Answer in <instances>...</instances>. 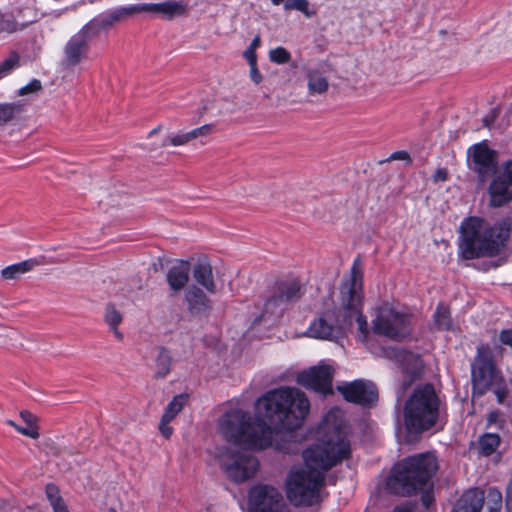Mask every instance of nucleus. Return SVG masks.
<instances>
[{
  "instance_id": "37",
  "label": "nucleus",
  "mask_w": 512,
  "mask_h": 512,
  "mask_svg": "<svg viewBox=\"0 0 512 512\" xmlns=\"http://www.w3.org/2000/svg\"><path fill=\"white\" fill-rule=\"evenodd\" d=\"M19 111V107L16 104L4 103L0 104V125H3L11 121L15 114Z\"/></svg>"
},
{
  "instance_id": "20",
  "label": "nucleus",
  "mask_w": 512,
  "mask_h": 512,
  "mask_svg": "<svg viewBox=\"0 0 512 512\" xmlns=\"http://www.w3.org/2000/svg\"><path fill=\"white\" fill-rule=\"evenodd\" d=\"M484 500V491L468 489L456 500L451 512H481Z\"/></svg>"
},
{
  "instance_id": "60",
  "label": "nucleus",
  "mask_w": 512,
  "mask_h": 512,
  "mask_svg": "<svg viewBox=\"0 0 512 512\" xmlns=\"http://www.w3.org/2000/svg\"><path fill=\"white\" fill-rule=\"evenodd\" d=\"M107 512H117V511L114 508H110Z\"/></svg>"
},
{
  "instance_id": "61",
  "label": "nucleus",
  "mask_w": 512,
  "mask_h": 512,
  "mask_svg": "<svg viewBox=\"0 0 512 512\" xmlns=\"http://www.w3.org/2000/svg\"><path fill=\"white\" fill-rule=\"evenodd\" d=\"M484 122H485V125H486V126H488V125H489V124H488V121H487V119H486V118L484 119Z\"/></svg>"
},
{
  "instance_id": "17",
  "label": "nucleus",
  "mask_w": 512,
  "mask_h": 512,
  "mask_svg": "<svg viewBox=\"0 0 512 512\" xmlns=\"http://www.w3.org/2000/svg\"><path fill=\"white\" fill-rule=\"evenodd\" d=\"M134 14L142 12L157 13L164 19L171 20L176 16L186 14V4L183 2L166 1L161 3H139L131 5Z\"/></svg>"
},
{
  "instance_id": "6",
  "label": "nucleus",
  "mask_w": 512,
  "mask_h": 512,
  "mask_svg": "<svg viewBox=\"0 0 512 512\" xmlns=\"http://www.w3.org/2000/svg\"><path fill=\"white\" fill-rule=\"evenodd\" d=\"M372 332L392 341H403L413 332V315L400 311L389 303H382L375 309Z\"/></svg>"
},
{
  "instance_id": "59",
  "label": "nucleus",
  "mask_w": 512,
  "mask_h": 512,
  "mask_svg": "<svg viewBox=\"0 0 512 512\" xmlns=\"http://www.w3.org/2000/svg\"><path fill=\"white\" fill-rule=\"evenodd\" d=\"M271 2L273 5H280L282 2H284V0H271Z\"/></svg>"
},
{
  "instance_id": "7",
  "label": "nucleus",
  "mask_w": 512,
  "mask_h": 512,
  "mask_svg": "<svg viewBox=\"0 0 512 512\" xmlns=\"http://www.w3.org/2000/svg\"><path fill=\"white\" fill-rule=\"evenodd\" d=\"M502 377V372L496 366L494 353L490 345L488 343L480 344L471 364L473 396H484L492 389L495 382Z\"/></svg>"
},
{
  "instance_id": "46",
  "label": "nucleus",
  "mask_w": 512,
  "mask_h": 512,
  "mask_svg": "<svg viewBox=\"0 0 512 512\" xmlns=\"http://www.w3.org/2000/svg\"><path fill=\"white\" fill-rule=\"evenodd\" d=\"M212 131V126L209 124L203 125L201 127H197L191 130V136L193 140L199 137L207 136Z\"/></svg>"
},
{
  "instance_id": "12",
  "label": "nucleus",
  "mask_w": 512,
  "mask_h": 512,
  "mask_svg": "<svg viewBox=\"0 0 512 512\" xmlns=\"http://www.w3.org/2000/svg\"><path fill=\"white\" fill-rule=\"evenodd\" d=\"M249 512H286L282 494L272 485L256 484L248 492Z\"/></svg>"
},
{
  "instance_id": "36",
  "label": "nucleus",
  "mask_w": 512,
  "mask_h": 512,
  "mask_svg": "<svg viewBox=\"0 0 512 512\" xmlns=\"http://www.w3.org/2000/svg\"><path fill=\"white\" fill-rule=\"evenodd\" d=\"M7 424L12 426L20 434L27 436L31 439H38L40 436L39 427L33 425H26L25 427L18 425L13 420H8Z\"/></svg>"
},
{
  "instance_id": "22",
  "label": "nucleus",
  "mask_w": 512,
  "mask_h": 512,
  "mask_svg": "<svg viewBox=\"0 0 512 512\" xmlns=\"http://www.w3.org/2000/svg\"><path fill=\"white\" fill-rule=\"evenodd\" d=\"M89 43L77 33L70 38L65 46V58L68 64L77 65L80 63L83 55L88 51Z\"/></svg>"
},
{
  "instance_id": "30",
  "label": "nucleus",
  "mask_w": 512,
  "mask_h": 512,
  "mask_svg": "<svg viewBox=\"0 0 512 512\" xmlns=\"http://www.w3.org/2000/svg\"><path fill=\"white\" fill-rule=\"evenodd\" d=\"M18 67H20V55L16 51H11L8 58L0 62V79L10 75Z\"/></svg>"
},
{
  "instance_id": "53",
  "label": "nucleus",
  "mask_w": 512,
  "mask_h": 512,
  "mask_svg": "<svg viewBox=\"0 0 512 512\" xmlns=\"http://www.w3.org/2000/svg\"><path fill=\"white\" fill-rule=\"evenodd\" d=\"M506 505L512 508V479L509 481L506 489Z\"/></svg>"
},
{
  "instance_id": "50",
  "label": "nucleus",
  "mask_w": 512,
  "mask_h": 512,
  "mask_svg": "<svg viewBox=\"0 0 512 512\" xmlns=\"http://www.w3.org/2000/svg\"><path fill=\"white\" fill-rule=\"evenodd\" d=\"M500 411L499 410H492L487 415V427H490L494 424H496L500 420Z\"/></svg>"
},
{
  "instance_id": "28",
  "label": "nucleus",
  "mask_w": 512,
  "mask_h": 512,
  "mask_svg": "<svg viewBox=\"0 0 512 512\" xmlns=\"http://www.w3.org/2000/svg\"><path fill=\"white\" fill-rule=\"evenodd\" d=\"M188 399L187 394H178L165 407L162 418L166 421H172L181 412Z\"/></svg>"
},
{
  "instance_id": "26",
  "label": "nucleus",
  "mask_w": 512,
  "mask_h": 512,
  "mask_svg": "<svg viewBox=\"0 0 512 512\" xmlns=\"http://www.w3.org/2000/svg\"><path fill=\"white\" fill-rule=\"evenodd\" d=\"M500 442L501 439L497 433H484L478 440L479 453L485 457L492 455L499 447Z\"/></svg>"
},
{
  "instance_id": "49",
  "label": "nucleus",
  "mask_w": 512,
  "mask_h": 512,
  "mask_svg": "<svg viewBox=\"0 0 512 512\" xmlns=\"http://www.w3.org/2000/svg\"><path fill=\"white\" fill-rule=\"evenodd\" d=\"M499 340L503 345L512 348V328L501 330L499 334Z\"/></svg>"
},
{
  "instance_id": "11",
  "label": "nucleus",
  "mask_w": 512,
  "mask_h": 512,
  "mask_svg": "<svg viewBox=\"0 0 512 512\" xmlns=\"http://www.w3.org/2000/svg\"><path fill=\"white\" fill-rule=\"evenodd\" d=\"M489 180V207L501 208L512 202V160L504 161Z\"/></svg>"
},
{
  "instance_id": "5",
  "label": "nucleus",
  "mask_w": 512,
  "mask_h": 512,
  "mask_svg": "<svg viewBox=\"0 0 512 512\" xmlns=\"http://www.w3.org/2000/svg\"><path fill=\"white\" fill-rule=\"evenodd\" d=\"M439 408L440 399L433 384L417 386L403 407L407 434L419 436L434 427L439 419Z\"/></svg>"
},
{
  "instance_id": "54",
  "label": "nucleus",
  "mask_w": 512,
  "mask_h": 512,
  "mask_svg": "<svg viewBox=\"0 0 512 512\" xmlns=\"http://www.w3.org/2000/svg\"><path fill=\"white\" fill-rule=\"evenodd\" d=\"M447 177H448V172L444 168L438 169L434 176L435 180H441V181H446Z\"/></svg>"
},
{
  "instance_id": "10",
  "label": "nucleus",
  "mask_w": 512,
  "mask_h": 512,
  "mask_svg": "<svg viewBox=\"0 0 512 512\" xmlns=\"http://www.w3.org/2000/svg\"><path fill=\"white\" fill-rule=\"evenodd\" d=\"M466 163L479 184L486 183L501 165L498 151L491 148L487 140L474 143L467 148Z\"/></svg>"
},
{
  "instance_id": "44",
  "label": "nucleus",
  "mask_w": 512,
  "mask_h": 512,
  "mask_svg": "<svg viewBox=\"0 0 512 512\" xmlns=\"http://www.w3.org/2000/svg\"><path fill=\"white\" fill-rule=\"evenodd\" d=\"M394 160H403L408 161L409 163L412 162L410 154L405 150L393 152L386 160H384V162H390ZM381 163H383V161H381Z\"/></svg>"
},
{
  "instance_id": "23",
  "label": "nucleus",
  "mask_w": 512,
  "mask_h": 512,
  "mask_svg": "<svg viewBox=\"0 0 512 512\" xmlns=\"http://www.w3.org/2000/svg\"><path fill=\"white\" fill-rule=\"evenodd\" d=\"M133 15L130 6L118 7L113 10L104 12L96 17V22L101 26L102 30L111 28L115 23Z\"/></svg>"
},
{
  "instance_id": "25",
  "label": "nucleus",
  "mask_w": 512,
  "mask_h": 512,
  "mask_svg": "<svg viewBox=\"0 0 512 512\" xmlns=\"http://www.w3.org/2000/svg\"><path fill=\"white\" fill-rule=\"evenodd\" d=\"M39 262L36 259H27L19 263L9 265L1 270V277L5 280L17 279L20 275L31 271Z\"/></svg>"
},
{
  "instance_id": "33",
  "label": "nucleus",
  "mask_w": 512,
  "mask_h": 512,
  "mask_svg": "<svg viewBox=\"0 0 512 512\" xmlns=\"http://www.w3.org/2000/svg\"><path fill=\"white\" fill-rule=\"evenodd\" d=\"M102 30L101 26L96 22V19H91L88 23H86L78 32V35H81L82 38L85 39L86 42H90L94 37H96L100 31Z\"/></svg>"
},
{
  "instance_id": "4",
  "label": "nucleus",
  "mask_w": 512,
  "mask_h": 512,
  "mask_svg": "<svg viewBox=\"0 0 512 512\" xmlns=\"http://www.w3.org/2000/svg\"><path fill=\"white\" fill-rule=\"evenodd\" d=\"M438 470V461L432 453H419L395 463L387 478L390 493L398 496H413L423 490Z\"/></svg>"
},
{
  "instance_id": "21",
  "label": "nucleus",
  "mask_w": 512,
  "mask_h": 512,
  "mask_svg": "<svg viewBox=\"0 0 512 512\" xmlns=\"http://www.w3.org/2000/svg\"><path fill=\"white\" fill-rule=\"evenodd\" d=\"M193 277L195 281L206 289L207 292L214 294L216 284L212 272V266L206 259H199L193 267Z\"/></svg>"
},
{
  "instance_id": "18",
  "label": "nucleus",
  "mask_w": 512,
  "mask_h": 512,
  "mask_svg": "<svg viewBox=\"0 0 512 512\" xmlns=\"http://www.w3.org/2000/svg\"><path fill=\"white\" fill-rule=\"evenodd\" d=\"M184 299L187 304V311L192 316L207 317L213 309L212 300L196 285L187 287Z\"/></svg>"
},
{
  "instance_id": "57",
  "label": "nucleus",
  "mask_w": 512,
  "mask_h": 512,
  "mask_svg": "<svg viewBox=\"0 0 512 512\" xmlns=\"http://www.w3.org/2000/svg\"><path fill=\"white\" fill-rule=\"evenodd\" d=\"M53 512H70V511L67 507V504H65L64 506H61V507L57 508L56 510H53Z\"/></svg>"
},
{
  "instance_id": "42",
  "label": "nucleus",
  "mask_w": 512,
  "mask_h": 512,
  "mask_svg": "<svg viewBox=\"0 0 512 512\" xmlns=\"http://www.w3.org/2000/svg\"><path fill=\"white\" fill-rule=\"evenodd\" d=\"M421 492V503L426 508L429 509L430 506L434 503V493H433V482H429V484L423 489Z\"/></svg>"
},
{
  "instance_id": "35",
  "label": "nucleus",
  "mask_w": 512,
  "mask_h": 512,
  "mask_svg": "<svg viewBox=\"0 0 512 512\" xmlns=\"http://www.w3.org/2000/svg\"><path fill=\"white\" fill-rule=\"evenodd\" d=\"M269 59L275 64H286L291 60V53L286 48L279 46L269 51Z\"/></svg>"
},
{
  "instance_id": "58",
  "label": "nucleus",
  "mask_w": 512,
  "mask_h": 512,
  "mask_svg": "<svg viewBox=\"0 0 512 512\" xmlns=\"http://www.w3.org/2000/svg\"><path fill=\"white\" fill-rule=\"evenodd\" d=\"M160 129H161V126H158V127L154 128V129H152L150 131V133H149V136L158 133L160 131Z\"/></svg>"
},
{
  "instance_id": "27",
  "label": "nucleus",
  "mask_w": 512,
  "mask_h": 512,
  "mask_svg": "<svg viewBox=\"0 0 512 512\" xmlns=\"http://www.w3.org/2000/svg\"><path fill=\"white\" fill-rule=\"evenodd\" d=\"M172 358L170 352L165 347H160L159 352L155 361V378L162 379L165 378L171 369Z\"/></svg>"
},
{
  "instance_id": "40",
  "label": "nucleus",
  "mask_w": 512,
  "mask_h": 512,
  "mask_svg": "<svg viewBox=\"0 0 512 512\" xmlns=\"http://www.w3.org/2000/svg\"><path fill=\"white\" fill-rule=\"evenodd\" d=\"M502 507V495L498 491H490L487 503V512H500Z\"/></svg>"
},
{
  "instance_id": "56",
  "label": "nucleus",
  "mask_w": 512,
  "mask_h": 512,
  "mask_svg": "<svg viewBox=\"0 0 512 512\" xmlns=\"http://www.w3.org/2000/svg\"><path fill=\"white\" fill-rule=\"evenodd\" d=\"M110 329L114 333L115 337L118 340H122L123 339V334L119 331L118 326H115V328H110Z\"/></svg>"
},
{
  "instance_id": "3",
  "label": "nucleus",
  "mask_w": 512,
  "mask_h": 512,
  "mask_svg": "<svg viewBox=\"0 0 512 512\" xmlns=\"http://www.w3.org/2000/svg\"><path fill=\"white\" fill-rule=\"evenodd\" d=\"M512 233V219L509 216L491 221L482 216L465 217L459 228L458 256L463 260L496 258L484 271L498 268L506 262L500 257L508 247Z\"/></svg>"
},
{
  "instance_id": "51",
  "label": "nucleus",
  "mask_w": 512,
  "mask_h": 512,
  "mask_svg": "<svg viewBox=\"0 0 512 512\" xmlns=\"http://www.w3.org/2000/svg\"><path fill=\"white\" fill-rule=\"evenodd\" d=\"M243 56L247 60L248 64L257 63V54L255 50L247 47L243 53Z\"/></svg>"
},
{
  "instance_id": "9",
  "label": "nucleus",
  "mask_w": 512,
  "mask_h": 512,
  "mask_svg": "<svg viewBox=\"0 0 512 512\" xmlns=\"http://www.w3.org/2000/svg\"><path fill=\"white\" fill-rule=\"evenodd\" d=\"M218 464L225 476L236 484L253 478L260 467L256 456L232 449H225L218 455Z\"/></svg>"
},
{
  "instance_id": "52",
  "label": "nucleus",
  "mask_w": 512,
  "mask_h": 512,
  "mask_svg": "<svg viewBox=\"0 0 512 512\" xmlns=\"http://www.w3.org/2000/svg\"><path fill=\"white\" fill-rule=\"evenodd\" d=\"M391 512H414V507L410 502L396 505Z\"/></svg>"
},
{
  "instance_id": "43",
  "label": "nucleus",
  "mask_w": 512,
  "mask_h": 512,
  "mask_svg": "<svg viewBox=\"0 0 512 512\" xmlns=\"http://www.w3.org/2000/svg\"><path fill=\"white\" fill-rule=\"evenodd\" d=\"M42 90V83L38 79H32L28 84L19 89V95L24 96Z\"/></svg>"
},
{
  "instance_id": "29",
  "label": "nucleus",
  "mask_w": 512,
  "mask_h": 512,
  "mask_svg": "<svg viewBox=\"0 0 512 512\" xmlns=\"http://www.w3.org/2000/svg\"><path fill=\"white\" fill-rule=\"evenodd\" d=\"M434 324L439 331H449L452 328L451 313L448 307L439 304L433 315Z\"/></svg>"
},
{
  "instance_id": "1",
  "label": "nucleus",
  "mask_w": 512,
  "mask_h": 512,
  "mask_svg": "<svg viewBox=\"0 0 512 512\" xmlns=\"http://www.w3.org/2000/svg\"><path fill=\"white\" fill-rule=\"evenodd\" d=\"M263 419H252L241 409L230 410L219 420V429L230 443L245 450H264L272 445L273 428L294 431L300 428L310 410L305 393L295 387H280L257 400Z\"/></svg>"
},
{
  "instance_id": "24",
  "label": "nucleus",
  "mask_w": 512,
  "mask_h": 512,
  "mask_svg": "<svg viewBox=\"0 0 512 512\" xmlns=\"http://www.w3.org/2000/svg\"><path fill=\"white\" fill-rule=\"evenodd\" d=\"M307 88L310 95L326 93L329 82L322 71L317 68H309L306 71Z\"/></svg>"
},
{
  "instance_id": "19",
  "label": "nucleus",
  "mask_w": 512,
  "mask_h": 512,
  "mask_svg": "<svg viewBox=\"0 0 512 512\" xmlns=\"http://www.w3.org/2000/svg\"><path fill=\"white\" fill-rule=\"evenodd\" d=\"M190 271L191 266L188 261L180 260L172 265L166 274L169 289L174 293L182 291L189 282Z\"/></svg>"
},
{
  "instance_id": "48",
  "label": "nucleus",
  "mask_w": 512,
  "mask_h": 512,
  "mask_svg": "<svg viewBox=\"0 0 512 512\" xmlns=\"http://www.w3.org/2000/svg\"><path fill=\"white\" fill-rule=\"evenodd\" d=\"M20 418L23 420V422L26 425L38 426L37 425V422H38L37 416L34 415L32 412H30L28 410L21 411L20 412Z\"/></svg>"
},
{
  "instance_id": "45",
  "label": "nucleus",
  "mask_w": 512,
  "mask_h": 512,
  "mask_svg": "<svg viewBox=\"0 0 512 512\" xmlns=\"http://www.w3.org/2000/svg\"><path fill=\"white\" fill-rule=\"evenodd\" d=\"M170 422L171 421H166L165 418H162V417L160 419L158 428H159L160 433L162 434V436L165 439H170V437L173 434V428L171 426H169Z\"/></svg>"
},
{
  "instance_id": "31",
  "label": "nucleus",
  "mask_w": 512,
  "mask_h": 512,
  "mask_svg": "<svg viewBox=\"0 0 512 512\" xmlns=\"http://www.w3.org/2000/svg\"><path fill=\"white\" fill-rule=\"evenodd\" d=\"M45 494L52 510H56L57 508L66 504L60 494L58 486L54 483H48L45 486Z\"/></svg>"
},
{
  "instance_id": "16",
  "label": "nucleus",
  "mask_w": 512,
  "mask_h": 512,
  "mask_svg": "<svg viewBox=\"0 0 512 512\" xmlns=\"http://www.w3.org/2000/svg\"><path fill=\"white\" fill-rule=\"evenodd\" d=\"M306 334L311 338L332 341L342 334V327L335 318V312L327 311L311 321Z\"/></svg>"
},
{
  "instance_id": "55",
  "label": "nucleus",
  "mask_w": 512,
  "mask_h": 512,
  "mask_svg": "<svg viewBox=\"0 0 512 512\" xmlns=\"http://www.w3.org/2000/svg\"><path fill=\"white\" fill-rule=\"evenodd\" d=\"M260 45H261V38L259 35H256L248 47L256 51L257 48L260 47Z\"/></svg>"
},
{
  "instance_id": "8",
  "label": "nucleus",
  "mask_w": 512,
  "mask_h": 512,
  "mask_svg": "<svg viewBox=\"0 0 512 512\" xmlns=\"http://www.w3.org/2000/svg\"><path fill=\"white\" fill-rule=\"evenodd\" d=\"M359 258L355 259L351 268L349 281L341 288V307L346 311L348 317L356 315L358 331L367 338L369 327L366 316L362 313L363 307V273L357 267Z\"/></svg>"
},
{
  "instance_id": "41",
  "label": "nucleus",
  "mask_w": 512,
  "mask_h": 512,
  "mask_svg": "<svg viewBox=\"0 0 512 512\" xmlns=\"http://www.w3.org/2000/svg\"><path fill=\"white\" fill-rule=\"evenodd\" d=\"M193 140L191 136V131L185 133H179L163 142V145L166 146L168 144L172 146H181Z\"/></svg>"
},
{
  "instance_id": "39",
  "label": "nucleus",
  "mask_w": 512,
  "mask_h": 512,
  "mask_svg": "<svg viewBox=\"0 0 512 512\" xmlns=\"http://www.w3.org/2000/svg\"><path fill=\"white\" fill-rule=\"evenodd\" d=\"M498 404H504L505 399L509 395V389L507 387L506 381L504 377L499 378V381H496L493 385L492 389Z\"/></svg>"
},
{
  "instance_id": "34",
  "label": "nucleus",
  "mask_w": 512,
  "mask_h": 512,
  "mask_svg": "<svg viewBox=\"0 0 512 512\" xmlns=\"http://www.w3.org/2000/svg\"><path fill=\"white\" fill-rule=\"evenodd\" d=\"M284 9L300 11L306 17H312L315 14V11L309 10L308 0H286L284 2Z\"/></svg>"
},
{
  "instance_id": "47",
  "label": "nucleus",
  "mask_w": 512,
  "mask_h": 512,
  "mask_svg": "<svg viewBox=\"0 0 512 512\" xmlns=\"http://www.w3.org/2000/svg\"><path fill=\"white\" fill-rule=\"evenodd\" d=\"M250 67V79L253 83L256 85L260 84L263 80L262 74L258 69L257 63H251L249 64Z\"/></svg>"
},
{
  "instance_id": "15",
  "label": "nucleus",
  "mask_w": 512,
  "mask_h": 512,
  "mask_svg": "<svg viewBox=\"0 0 512 512\" xmlns=\"http://www.w3.org/2000/svg\"><path fill=\"white\" fill-rule=\"evenodd\" d=\"M303 288L298 279L280 280L275 283L273 295L265 301V309L287 305L299 300L303 295Z\"/></svg>"
},
{
  "instance_id": "13",
  "label": "nucleus",
  "mask_w": 512,
  "mask_h": 512,
  "mask_svg": "<svg viewBox=\"0 0 512 512\" xmlns=\"http://www.w3.org/2000/svg\"><path fill=\"white\" fill-rule=\"evenodd\" d=\"M344 400L362 407H373L378 401V389L369 380L357 379L338 387Z\"/></svg>"
},
{
  "instance_id": "38",
  "label": "nucleus",
  "mask_w": 512,
  "mask_h": 512,
  "mask_svg": "<svg viewBox=\"0 0 512 512\" xmlns=\"http://www.w3.org/2000/svg\"><path fill=\"white\" fill-rule=\"evenodd\" d=\"M121 313L116 310L115 306L109 304L105 309V322L109 325L110 328H115V326H119L122 322Z\"/></svg>"
},
{
  "instance_id": "32",
  "label": "nucleus",
  "mask_w": 512,
  "mask_h": 512,
  "mask_svg": "<svg viewBox=\"0 0 512 512\" xmlns=\"http://www.w3.org/2000/svg\"><path fill=\"white\" fill-rule=\"evenodd\" d=\"M24 25L19 24L12 15H7L0 12V33H14L22 30Z\"/></svg>"
},
{
  "instance_id": "14",
  "label": "nucleus",
  "mask_w": 512,
  "mask_h": 512,
  "mask_svg": "<svg viewBox=\"0 0 512 512\" xmlns=\"http://www.w3.org/2000/svg\"><path fill=\"white\" fill-rule=\"evenodd\" d=\"M333 370L328 365L312 367L308 371L301 372L297 382L303 387L323 395L332 393Z\"/></svg>"
},
{
  "instance_id": "2",
  "label": "nucleus",
  "mask_w": 512,
  "mask_h": 512,
  "mask_svg": "<svg viewBox=\"0 0 512 512\" xmlns=\"http://www.w3.org/2000/svg\"><path fill=\"white\" fill-rule=\"evenodd\" d=\"M351 443L342 423L328 428L325 437L303 452L305 468L291 469L286 495L294 506L311 507L320 503L325 473L351 457Z\"/></svg>"
}]
</instances>
